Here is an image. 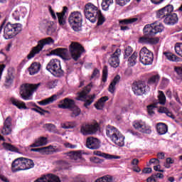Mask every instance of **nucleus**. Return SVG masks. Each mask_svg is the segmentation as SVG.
<instances>
[{"mask_svg": "<svg viewBox=\"0 0 182 182\" xmlns=\"http://www.w3.org/2000/svg\"><path fill=\"white\" fill-rule=\"evenodd\" d=\"M58 107L59 109H68V110H70L71 117H77V116H80V113L82 112L80 108L76 106V102L75 100L68 97L61 100L58 105Z\"/></svg>", "mask_w": 182, "mask_h": 182, "instance_id": "nucleus-1", "label": "nucleus"}, {"mask_svg": "<svg viewBox=\"0 0 182 182\" xmlns=\"http://www.w3.org/2000/svg\"><path fill=\"white\" fill-rule=\"evenodd\" d=\"M106 134L117 146H119V147L124 146V136L121 134L117 128L112 125H107L106 127Z\"/></svg>", "mask_w": 182, "mask_h": 182, "instance_id": "nucleus-2", "label": "nucleus"}, {"mask_svg": "<svg viewBox=\"0 0 182 182\" xmlns=\"http://www.w3.org/2000/svg\"><path fill=\"white\" fill-rule=\"evenodd\" d=\"M42 83L38 84H23L20 87L19 95L23 100H31L33 92L38 90Z\"/></svg>", "mask_w": 182, "mask_h": 182, "instance_id": "nucleus-3", "label": "nucleus"}, {"mask_svg": "<svg viewBox=\"0 0 182 182\" xmlns=\"http://www.w3.org/2000/svg\"><path fill=\"white\" fill-rule=\"evenodd\" d=\"M68 23L75 32L82 31V23H83V16L80 11L71 12L68 17Z\"/></svg>", "mask_w": 182, "mask_h": 182, "instance_id": "nucleus-4", "label": "nucleus"}, {"mask_svg": "<svg viewBox=\"0 0 182 182\" xmlns=\"http://www.w3.org/2000/svg\"><path fill=\"white\" fill-rule=\"evenodd\" d=\"M22 31V24L19 23H11L9 22L4 26V38L6 39H12Z\"/></svg>", "mask_w": 182, "mask_h": 182, "instance_id": "nucleus-5", "label": "nucleus"}, {"mask_svg": "<svg viewBox=\"0 0 182 182\" xmlns=\"http://www.w3.org/2000/svg\"><path fill=\"white\" fill-rule=\"evenodd\" d=\"M46 70L55 76V77H62L65 75V71L62 69L60 65V60L55 58L51 59L46 65Z\"/></svg>", "mask_w": 182, "mask_h": 182, "instance_id": "nucleus-6", "label": "nucleus"}, {"mask_svg": "<svg viewBox=\"0 0 182 182\" xmlns=\"http://www.w3.org/2000/svg\"><path fill=\"white\" fill-rule=\"evenodd\" d=\"M53 43H55V40L52 37H47L38 41V45L33 47L27 55V59L31 60L32 58H35V55H38L43 49L44 46H46V45H53Z\"/></svg>", "mask_w": 182, "mask_h": 182, "instance_id": "nucleus-7", "label": "nucleus"}, {"mask_svg": "<svg viewBox=\"0 0 182 182\" xmlns=\"http://www.w3.org/2000/svg\"><path fill=\"white\" fill-rule=\"evenodd\" d=\"M100 11L97 6L92 3H87L85 5L84 15L86 19H88L92 23L96 22V16L100 14Z\"/></svg>", "mask_w": 182, "mask_h": 182, "instance_id": "nucleus-8", "label": "nucleus"}, {"mask_svg": "<svg viewBox=\"0 0 182 182\" xmlns=\"http://www.w3.org/2000/svg\"><path fill=\"white\" fill-rule=\"evenodd\" d=\"M69 52L73 60L77 62L80 56H82V53H85L86 50L80 43L77 42H72L69 46Z\"/></svg>", "mask_w": 182, "mask_h": 182, "instance_id": "nucleus-9", "label": "nucleus"}, {"mask_svg": "<svg viewBox=\"0 0 182 182\" xmlns=\"http://www.w3.org/2000/svg\"><path fill=\"white\" fill-rule=\"evenodd\" d=\"M154 55L150 50L146 47H143L139 51V60L142 65H149L153 63Z\"/></svg>", "mask_w": 182, "mask_h": 182, "instance_id": "nucleus-10", "label": "nucleus"}, {"mask_svg": "<svg viewBox=\"0 0 182 182\" xmlns=\"http://www.w3.org/2000/svg\"><path fill=\"white\" fill-rule=\"evenodd\" d=\"M132 90L135 96H143V95H146L147 85H146V82L143 80L134 81L132 83Z\"/></svg>", "mask_w": 182, "mask_h": 182, "instance_id": "nucleus-11", "label": "nucleus"}, {"mask_svg": "<svg viewBox=\"0 0 182 182\" xmlns=\"http://www.w3.org/2000/svg\"><path fill=\"white\" fill-rule=\"evenodd\" d=\"M99 130V124H82L80 128V132L84 136H87V134H95Z\"/></svg>", "mask_w": 182, "mask_h": 182, "instance_id": "nucleus-12", "label": "nucleus"}, {"mask_svg": "<svg viewBox=\"0 0 182 182\" xmlns=\"http://www.w3.org/2000/svg\"><path fill=\"white\" fill-rule=\"evenodd\" d=\"M50 54L60 56L64 60H70V55H69V50L68 48H58L52 50Z\"/></svg>", "mask_w": 182, "mask_h": 182, "instance_id": "nucleus-13", "label": "nucleus"}, {"mask_svg": "<svg viewBox=\"0 0 182 182\" xmlns=\"http://www.w3.org/2000/svg\"><path fill=\"white\" fill-rule=\"evenodd\" d=\"M122 53V50L120 48H117L113 54L111 55L108 60V63L112 66V68H119L120 65V60L119 56Z\"/></svg>", "mask_w": 182, "mask_h": 182, "instance_id": "nucleus-14", "label": "nucleus"}, {"mask_svg": "<svg viewBox=\"0 0 182 182\" xmlns=\"http://www.w3.org/2000/svg\"><path fill=\"white\" fill-rule=\"evenodd\" d=\"M174 11V7L171 4H168L165 7L160 9L156 11V18H166L169 14Z\"/></svg>", "mask_w": 182, "mask_h": 182, "instance_id": "nucleus-15", "label": "nucleus"}, {"mask_svg": "<svg viewBox=\"0 0 182 182\" xmlns=\"http://www.w3.org/2000/svg\"><path fill=\"white\" fill-rule=\"evenodd\" d=\"M86 147L90 150H97L100 149V141L97 138L90 136L87 138Z\"/></svg>", "mask_w": 182, "mask_h": 182, "instance_id": "nucleus-16", "label": "nucleus"}, {"mask_svg": "<svg viewBox=\"0 0 182 182\" xmlns=\"http://www.w3.org/2000/svg\"><path fill=\"white\" fill-rule=\"evenodd\" d=\"M11 133H12V118L11 116H9L4 121V127L1 129V134L3 136H9Z\"/></svg>", "mask_w": 182, "mask_h": 182, "instance_id": "nucleus-17", "label": "nucleus"}, {"mask_svg": "<svg viewBox=\"0 0 182 182\" xmlns=\"http://www.w3.org/2000/svg\"><path fill=\"white\" fill-rule=\"evenodd\" d=\"M23 157H20L15 159L11 164L12 173H18V171H23Z\"/></svg>", "mask_w": 182, "mask_h": 182, "instance_id": "nucleus-18", "label": "nucleus"}, {"mask_svg": "<svg viewBox=\"0 0 182 182\" xmlns=\"http://www.w3.org/2000/svg\"><path fill=\"white\" fill-rule=\"evenodd\" d=\"M160 38H151L144 35L139 38L138 43L141 45H156L159 42Z\"/></svg>", "mask_w": 182, "mask_h": 182, "instance_id": "nucleus-19", "label": "nucleus"}, {"mask_svg": "<svg viewBox=\"0 0 182 182\" xmlns=\"http://www.w3.org/2000/svg\"><path fill=\"white\" fill-rule=\"evenodd\" d=\"M164 22L166 25H176L178 22V17L177 16V14H169L164 18Z\"/></svg>", "mask_w": 182, "mask_h": 182, "instance_id": "nucleus-20", "label": "nucleus"}, {"mask_svg": "<svg viewBox=\"0 0 182 182\" xmlns=\"http://www.w3.org/2000/svg\"><path fill=\"white\" fill-rule=\"evenodd\" d=\"M143 32L145 36H147L151 39H159V38H153L156 33H154V30L153 29V27L151 26V24L146 25L143 29Z\"/></svg>", "mask_w": 182, "mask_h": 182, "instance_id": "nucleus-21", "label": "nucleus"}, {"mask_svg": "<svg viewBox=\"0 0 182 182\" xmlns=\"http://www.w3.org/2000/svg\"><path fill=\"white\" fill-rule=\"evenodd\" d=\"M10 102L13 106H16L17 109H19L20 110H22L23 109L24 110H27L28 107H26V104L23 101H21L18 99L11 97L10 99Z\"/></svg>", "mask_w": 182, "mask_h": 182, "instance_id": "nucleus-22", "label": "nucleus"}, {"mask_svg": "<svg viewBox=\"0 0 182 182\" xmlns=\"http://www.w3.org/2000/svg\"><path fill=\"white\" fill-rule=\"evenodd\" d=\"M93 154L95 156H99L100 157H103L104 159H106L107 160H113V159L117 160L120 159V156H116V155H110L109 154L103 153L100 151H95L93 152Z\"/></svg>", "mask_w": 182, "mask_h": 182, "instance_id": "nucleus-23", "label": "nucleus"}, {"mask_svg": "<svg viewBox=\"0 0 182 182\" xmlns=\"http://www.w3.org/2000/svg\"><path fill=\"white\" fill-rule=\"evenodd\" d=\"M23 170H30V168H33L35 167V162L32 159L23 158Z\"/></svg>", "mask_w": 182, "mask_h": 182, "instance_id": "nucleus-24", "label": "nucleus"}, {"mask_svg": "<svg viewBox=\"0 0 182 182\" xmlns=\"http://www.w3.org/2000/svg\"><path fill=\"white\" fill-rule=\"evenodd\" d=\"M56 100H58V95H53L48 98L38 101V104L40 105V106H48V105H50V103H53Z\"/></svg>", "mask_w": 182, "mask_h": 182, "instance_id": "nucleus-25", "label": "nucleus"}, {"mask_svg": "<svg viewBox=\"0 0 182 182\" xmlns=\"http://www.w3.org/2000/svg\"><path fill=\"white\" fill-rule=\"evenodd\" d=\"M109 100V97L104 96L98 100V101L94 105L97 110H102L105 107V103Z\"/></svg>", "mask_w": 182, "mask_h": 182, "instance_id": "nucleus-26", "label": "nucleus"}, {"mask_svg": "<svg viewBox=\"0 0 182 182\" xmlns=\"http://www.w3.org/2000/svg\"><path fill=\"white\" fill-rule=\"evenodd\" d=\"M41 70L40 63H33L28 68V72L30 75H36Z\"/></svg>", "mask_w": 182, "mask_h": 182, "instance_id": "nucleus-27", "label": "nucleus"}, {"mask_svg": "<svg viewBox=\"0 0 182 182\" xmlns=\"http://www.w3.org/2000/svg\"><path fill=\"white\" fill-rule=\"evenodd\" d=\"M159 82H160V75H154L148 78L147 85L149 86H157Z\"/></svg>", "mask_w": 182, "mask_h": 182, "instance_id": "nucleus-28", "label": "nucleus"}, {"mask_svg": "<svg viewBox=\"0 0 182 182\" xmlns=\"http://www.w3.org/2000/svg\"><path fill=\"white\" fill-rule=\"evenodd\" d=\"M156 130L159 134H166L168 132V127L163 122H159L156 124Z\"/></svg>", "mask_w": 182, "mask_h": 182, "instance_id": "nucleus-29", "label": "nucleus"}, {"mask_svg": "<svg viewBox=\"0 0 182 182\" xmlns=\"http://www.w3.org/2000/svg\"><path fill=\"white\" fill-rule=\"evenodd\" d=\"M92 86L93 84H92V82L88 84L86 87L83 88V90L80 92H79V97L82 99H86L87 95L90 93V90H92Z\"/></svg>", "mask_w": 182, "mask_h": 182, "instance_id": "nucleus-30", "label": "nucleus"}, {"mask_svg": "<svg viewBox=\"0 0 182 182\" xmlns=\"http://www.w3.org/2000/svg\"><path fill=\"white\" fill-rule=\"evenodd\" d=\"M151 26L152 27L155 35H157V33H160L164 31V26H163L161 23H159L157 21L151 23Z\"/></svg>", "mask_w": 182, "mask_h": 182, "instance_id": "nucleus-31", "label": "nucleus"}, {"mask_svg": "<svg viewBox=\"0 0 182 182\" xmlns=\"http://www.w3.org/2000/svg\"><path fill=\"white\" fill-rule=\"evenodd\" d=\"M14 79H15L14 74H12L11 73H8L6 75L4 86L6 87H11V86H12V83H14Z\"/></svg>", "mask_w": 182, "mask_h": 182, "instance_id": "nucleus-32", "label": "nucleus"}, {"mask_svg": "<svg viewBox=\"0 0 182 182\" xmlns=\"http://www.w3.org/2000/svg\"><path fill=\"white\" fill-rule=\"evenodd\" d=\"M164 55L166 56V59H168V60H171V62H180L181 59L173 53L170 52H164Z\"/></svg>", "mask_w": 182, "mask_h": 182, "instance_id": "nucleus-33", "label": "nucleus"}, {"mask_svg": "<svg viewBox=\"0 0 182 182\" xmlns=\"http://www.w3.org/2000/svg\"><path fill=\"white\" fill-rule=\"evenodd\" d=\"M4 149H5L7 151H13L14 153H19V149L12 145L11 144L4 142L2 144Z\"/></svg>", "mask_w": 182, "mask_h": 182, "instance_id": "nucleus-34", "label": "nucleus"}, {"mask_svg": "<svg viewBox=\"0 0 182 182\" xmlns=\"http://www.w3.org/2000/svg\"><path fill=\"white\" fill-rule=\"evenodd\" d=\"M137 21H139L138 18H124L122 20H119V25H130L131 23H134V22H137Z\"/></svg>", "mask_w": 182, "mask_h": 182, "instance_id": "nucleus-35", "label": "nucleus"}, {"mask_svg": "<svg viewBox=\"0 0 182 182\" xmlns=\"http://www.w3.org/2000/svg\"><path fill=\"white\" fill-rule=\"evenodd\" d=\"M137 52H134V53L128 59V64L130 66H134L136 65V62L137 61Z\"/></svg>", "mask_w": 182, "mask_h": 182, "instance_id": "nucleus-36", "label": "nucleus"}, {"mask_svg": "<svg viewBox=\"0 0 182 182\" xmlns=\"http://www.w3.org/2000/svg\"><path fill=\"white\" fill-rule=\"evenodd\" d=\"M88 100H86L84 103V107H87L90 106L93 102H95V99L96 98V95L93 94L92 95L87 96Z\"/></svg>", "mask_w": 182, "mask_h": 182, "instance_id": "nucleus-37", "label": "nucleus"}, {"mask_svg": "<svg viewBox=\"0 0 182 182\" xmlns=\"http://www.w3.org/2000/svg\"><path fill=\"white\" fill-rule=\"evenodd\" d=\"M96 21H97V26H100L102 23H105L106 21V18H105V16H103V14H102V11H100V14H98L97 16H96Z\"/></svg>", "mask_w": 182, "mask_h": 182, "instance_id": "nucleus-38", "label": "nucleus"}, {"mask_svg": "<svg viewBox=\"0 0 182 182\" xmlns=\"http://www.w3.org/2000/svg\"><path fill=\"white\" fill-rule=\"evenodd\" d=\"M53 146H49L48 147H43V148H32L30 149V151H36L37 153H46L48 151L49 149H52Z\"/></svg>", "mask_w": 182, "mask_h": 182, "instance_id": "nucleus-39", "label": "nucleus"}, {"mask_svg": "<svg viewBox=\"0 0 182 182\" xmlns=\"http://www.w3.org/2000/svg\"><path fill=\"white\" fill-rule=\"evenodd\" d=\"M113 4V0H102V8L103 11H109V6Z\"/></svg>", "mask_w": 182, "mask_h": 182, "instance_id": "nucleus-40", "label": "nucleus"}, {"mask_svg": "<svg viewBox=\"0 0 182 182\" xmlns=\"http://www.w3.org/2000/svg\"><path fill=\"white\" fill-rule=\"evenodd\" d=\"M31 110L32 112H36V113H38L39 114H41V116H45V113H47L48 114H49V113H50L48 110L43 109V108H41V109L38 107L31 108Z\"/></svg>", "mask_w": 182, "mask_h": 182, "instance_id": "nucleus-41", "label": "nucleus"}, {"mask_svg": "<svg viewBox=\"0 0 182 182\" xmlns=\"http://www.w3.org/2000/svg\"><path fill=\"white\" fill-rule=\"evenodd\" d=\"M174 49L176 53L182 58V43H176Z\"/></svg>", "mask_w": 182, "mask_h": 182, "instance_id": "nucleus-42", "label": "nucleus"}, {"mask_svg": "<svg viewBox=\"0 0 182 182\" xmlns=\"http://www.w3.org/2000/svg\"><path fill=\"white\" fill-rule=\"evenodd\" d=\"M159 95L158 96L159 97V105H166V95H164V92L163 91H159Z\"/></svg>", "mask_w": 182, "mask_h": 182, "instance_id": "nucleus-43", "label": "nucleus"}, {"mask_svg": "<svg viewBox=\"0 0 182 182\" xmlns=\"http://www.w3.org/2000/svg\"><path fill=\"white\" fill-rule=\"evenodd\" d=\"M108 72L109 70L107 69V65H105L102 69V80L104 83H106V82H107Z\"/></svg>", "mask_w": 182, "mask_h": 182, "instance_id": "nucleus-44", "label": "nucleus"}, {"mask_svg": "<svg viewBox=\"0 0 182 182\" xmlns=\"http://www.w3.org/2000/svg\"><path fill=\"white\" fill-rule=\"evenodd\" d=\"M133 53V48L132 46H127L124 49V59H126L127 58H129L130 55Z\"/></svg>", "mask_w": 182, "mask_h": 182, "instance_id": "nucleus-45", "label": "nucleus"}, {"mask_svg": "<svg viewBox=\"0 0 182 182\" xmlns=\"http://www.w3.org/2000/svg\"><path fill=\"white\" fill-rule=\"evenodd\" d=\"M44 127L50 133H55L56 132V126L53 124H45Z\"/></svg>", "mask_w": 182, "mask_h": 182, "instance_id": "nucleus-46", "label": "nucleus"}, {"mask_svg": "<svg viewBox=\"0 0 182 182\" xmlns=\"http://www.w3.org/2000/svg\"><path fill=\"white\" fill-rule=\"evenodd\" d=\"M72 159L74 160H79V159H82V151H73L71 152Z\"/></svg>", "mask_w": 182, "mask_h": 182, "instance_id": "nucleus-47", "label": "nucleus"}, {"mask_svg": "<svg viewBox=\"0 0 182 182\" xmlns=\"http://www.w3.org/2000/svg\"><path fill=\"white\" fill-rule=\"evenodd\" d=\"M141 132L142 133H145L146 134H151V127H150L149 125H146V124L144 123V125L142 127Z\"/></svg>", "mask_w": 182, "mask_h": 182, "instance_id": "nucleus-48", "label": "nucleus"}, {"mask_svg": "<svg viewBox=\"0 0 182 182\" xmlns=\"http://www.w3.org/2000/svg\"><path fill=\"white\" fill-rule=\"evenodd\" d=\"M95 182H113V178L105 176L97 179Z\"/></svg>", "mask_w": 182, "mask_h": 182, "instance_id": "nucleus-49", "label": "nucleus"}, {"mask_svg": "<svg viewBox=\"0 0 182 182\" xmlns=\"http://www.w3.org/2000/svg\"><path fill=\"white\" fill-rule=\"evenodd\" d=\"M57 16L60 26H63L66 25V18L65 17V16L57 15Z\"/></svg>", "mask_w": 182, "mask_h": 182, "instance_id": "nucleus-50", "label": "nucleus"}, {"mask_svg": "<svg viewBox=\"0 0 182 182\" xmlns=\"http://www.w3.org/2000/svg\"><path fill=\"white\" fill-rule=\"evenodd\" d=\"M144 124V122H139V121H135L133 123V127L136 130H141V129H143Z\"/></svg>", "mask_w": 182, "mask_h": 182, "instance_id": "nucleus-51", "label": "nucleus"}, {"mask_svg": "<svg viewBox=\"0 0 182 182\" xmlns=\"http://www.w3.org/2000/svg\"><path fill=\"white\" fill-rule=\"evenodd\" d=\"M39 146H46L48 144V138L45 136H41L38 140Z\"/></svg>", "mask_w": 182, "mask_h": 182, "instance_id": "nucleus-52", "label": "nucleus"}, {"mask_svg": "<svg viewBox=\"0 0 182 182\" xmlns=\"http://www.w3.org/2000/svg\"><path fill=\"white\" fill-rule=\"evenodd\" d=\"M99 76H100V71L97 68H95L92 72L90 79H97Z\"/></svg>", "mask_w": 182, "mask_h": 182, "instance_id": "nucleus-53", "label": "nucleus"}, {"mask_svg": "<svg viewBox=\"0 0 182 182\" xmlns=\"http://www.w3.org/2000/svg\"><path fill=\"white\" fill-rule=\"evenodd\" d=\"M46 86L48 89H53L56 86V81L55 80L48 81L46 83Z\"/></svg>", "mask_w": 182, "mask_h": 182, "instance_id": "nucleus-54", "label": "nucleus"}, {"mask_svg": "<svg viewBox=\"0 0 182 182\" xmlns=\"http://www.w3.org/2000/svg\"><path fill=\"white\" fill-rule=\"evenodd\" d=\"M130 0H115L117 5H119V6H124L129 4Z\"/></svg>", "mask_w": 182, "mask_h": 182, "instance_id": "nucleus-55", "label": "nucleus"}, {"mask_svg": "<svg viewBox=\"0 0 182 182\" xmlns=\"http://www.w3.org/2000/svg\"><path fill=\"white\" fill-rule=\"evenodd\" d=\"M47 35L49 36H52V33L55 32V30H53V26H52L51 23L49 24V26L47 27L46 29Z\"/></svg>", "mask_w": 182, "mask_h": 182, "instance_id": "nucleus-56", "label": "nucleus"}, {"mask_svg": "<svg viewBox=\"0 0 182 182\" xmlns=\"http://www.w3.org/2000/svg\"><path fill=\"white\" fill-rule=\"evenodd\" d=\"M14 19L16 21H19V17L21 16V13L18 10H15L12 14Z\"/></svg>", "mask_w": 182, "mask_h": 182, "instance_id": "nucleus-57", "label": "nucleus"}, {"mask_svg": "<svg viewBox=\"0 0 182 182\" xmlns=\"http://www.w3.org/2000/svg\"><path fill=\"white\" fill-rule=\"evenodd\" d=\"M154 105H148L147 106L148 114H149L150 116H153V114H154Z\"/></svg>", "mask_w": 182, "mask_h": 182, "instance_id": "nucleus-58", "label": "nucleus"}, {"mask_svg": "<svg viewBox=\"0 0 182 182\" xmlns=\"http://www.w3.org/2000/svg\"><path fill=\"white\" fill-rule=\"evenodd\" d=\"M108 90L110 93H114V90H116V85L111 82L109 85Z\"/></svg>", "mask_w": 182, "mask_h": 182, "instance_id": "nucleus-59", "label": "nucleus"}, {"mask_svg": "<svg viewBox=\"0 0 182 182\" xmlns=\"http://www.w3.org/2000/svg\"><path fill=\"white\" fill-rule=\"evenodd\" d=\"M50 24V22H48V21H45L43 23H41L40 24V28L41 29H44L45 31H46V29L48 28V26Z\"/></svg>", "mask_w": 182, "mask_h": 182, "instance_id": "nucleus-60", "label": "nucleus"}, {"mask_svg": "<svg viewBox=\"0 0 182 182\" xmlns=\"http://www.w3.org/2000/svg\"><path fill=\"white\" fill-rule=\"evenodd\" d=\"M173 96L175 100H176V102L178 103H179V105H181V100H180V97H178V93L177 92L174 91L173 93Z\"/></svg>", "mask_w": 182, "mask_h": 182, "instance_id": "nucleus-61", "label": "nucleus"}, {"mask_svg": "<svg viewBox=\"0 0 182 182\" xmlns=\"http://www.w3.org/2000/svg\"><path fill=\"white\" fill-rule=\"evenodd\" d=\"M119 82H120V75H117L114 77V79H113V80H112V82L111 83H113L114 85H117V83H119Z\"/></svg>", "mask_w": 182, "mask_h": 182, "instance_id": "nucleus-62", "label": "nucleus"}, {"mask_svg": "<svg viewBox=\"0 0 182 182\" xmlns=\"http://www.w3.org/2000/svg\"><path fill=\"white\" fill-rule=\"evenodd\" d=\"M68 6H63L62 12L61 13H56V15H61L63 16H65L66 12H68Z\"/></svg>", "mask_w": 182, "mask_h": 182, "instance_id": "nucleus-63", "label": "nucleus"}, {"mask_svg": "<svg viewBox=\"0 0 182 182\" xmlns=\"http://www.w3.org/2000/svg\"><path fill=\"white\" fill-rule=\"evenodd\" d=\"M90 161H92V163H95L97 164L99 163H102V160H100V159L97 157H92L90 159Z\"/></svg>", "mask_w": 182, "mask_h": 182, "instance_id": "nucleus-64", "label": "nucleus"}]
</instances>
